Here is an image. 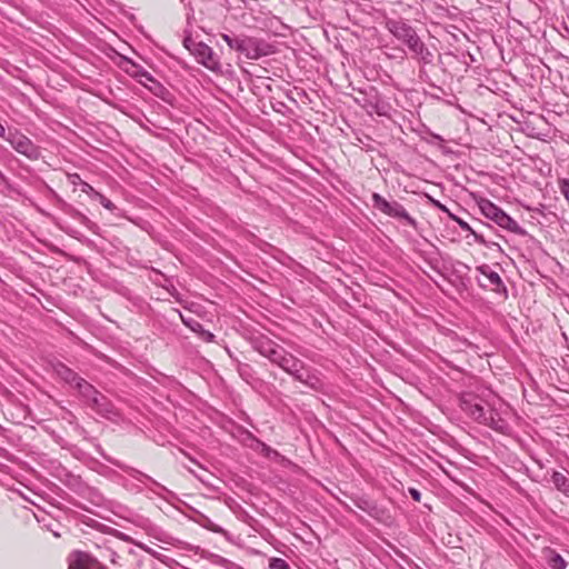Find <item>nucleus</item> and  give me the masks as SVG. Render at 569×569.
Here are the masks:
<instances>
[{"label": "nucleus", "instance_id": "1", "mask_svg": "<svg viewBox=\"0 0 569 569\" xmlns=\"http://www.w3.org/2000/svg\"><path fill=\"white\" fill-rule=\"evenodd\" d=\"M386 29L409 49L411 58L422 64H431L433 53L418 36L416 29L402 19H387Z\"/></svg>", "mask_w": 569, "mask_h": 569}, {"label": "nucleus", "instance_id": "2", "mask_svg": "<svg viewBox=\"0 0 569 569\" xmlns=\"http://www.w3.org/2000/svg\"><path fill=\"white\" fill-rule=\"evenodd\" d=\"M222 39L228 47L250 60H258L276 52L274 46L266 40L247 34L223 33Z\"/></svg>", "mask_w": 569, "mask_h": 569}, {"label": "nucleus", "instance_id": "3", "mask_svg": "<svg viewBox=\"0 0 569 569\" xmlns=\"http://www.w3.org/2000/svg\"><path fill=\"white\" fill-rule=\"evenodd\" d=\"M280 368L292 377L295 381L301 382L313 391L320 392L325 388V383L320 378V372L307 366L301 359L293 356L291 352L284 358L283 365Z\"/></svg>", "mask_w": 569, "mask_h": 569}, {"label": "nucleus", "instance_id": "4", "mask_svg": "<svg viewBox=\"0 0 569 569\" xmlns=\"http://www.w3.org/2000/svg\"><path fill=\"white\" fill-rule=\"evenodd\" d=\"M361 98H357L356 102L363 108L368 114L376 113L380 117H390L391 104L380 94L377 88L369 87L360 90Z\"/></svg>", "mask_w": 569, "mask_h": 569}, {"label": "nucleus", "instance_id": "5", "mask_svg": "<svg viewBox=\"0 0 569 569\" xmlns=\"http://www.w3.org/2000/svg\"><path fill=\"white\" fill-rule=\"evenodd\" d=\"M372 206L382 212L383 214L395 218L397 220L405 221L407 224L412 227L415 230L418 229V222L417 220L411 217L405 207L399 203L398 201H388L386 198H383L379 193L372 194Z\"/></svg>", "mask_w": 569, "mask_h": 569}, {"label": "nucleus", "instance_id": "6", "mask_svg": "<svg viewBox=\"0 0 569 569\" xmlns=\"http://www.w3.org/2000/svg\"><path fill=\"white\" fill-rule=\"evenodd\" d=\"M476 271L480 273V277H476L477 284L485 289L491 290L503 297L508 296L507 287L505 286L500 274L496 272L489 264L482 263L476 267Z\"/></svg>", "mask_w": 569, "mask_h": 569}, {"label": "nucleus", "instance_id": "7", "mask_svg": "<svg viewBox=\"0 0 569 569\" xmlns=\"http://www.w3.org/2000/svg\"><path fill=\"white\" fill-rule=\"evenodd\" d=\"M6 140L17 152L26 156L30 160H38L41 156L40 147L16 129H8Z\"/></svg>", "mask_w": 569, "mask_h": 569}, {"label": "nucleus", "instance_id": "8", "mask_svg": "<svg viewBox=\"0 0 569 569\" xmlns=\"http://www.w3.org/2000/svg\"><path fill=\"white\" fill-rule=\"evenodd\" d=\"M460 409L478 423L486 421L488 408L482 405V400L472 392H465L459 397Z\"/></svg>", "mask_w": 569, "mask_h": 569}, {"label": "nucleus", "instance_id": "9", "mask_svg": "<svg viewBox=\"0 0 569 569\" xmlns=\"http://www.w3.org/2000/svg\"><path fill=\"white\" fill-rule=\"evenodd\" d=\"M350 499L357 508L365 511L377 521L387 523L391 519L388 509L379 506L366 495H352Z\"/></svg>", "mask_w": 569, "mask_h": 569}, {"label": "nucleus", "instance_id": "10", "mask_svg": "<svg viewBox=\"0 0 569 569\" xmlns=\"http://www.w3.org/2000/svg\"><path fill=\"white\" fill-rule=\"evenodd\" d=\"M69 569H107L97 557L89 552L76 550L69 555Z\"/></svg>", "mask_w": 569, "mask_h": 569}, {"label": "nucleus", "instance_id": "11", "mask_svg": "<svg viewBox=\"0 0 569 569\" xmlns=\"http://www.w3.org/2000/svg\"><path fill=\"white\" fill-rule=\"evenodd\" d=\"M191 54L196 58L197 62L201 63L207 69L211 71H218L220 69L219 60L216 58L212 48L204 42H198Z\"/></svg>", "mask_w": 569, "mask_h": 569}, {"label": "nucleus", "instance_id": "12", "mask_svg": "<svg viewBox=\"0 0 569 569\" xmlns=\"http://www.w3.org/2000/svg\"><path fill=\"white\" fill-rule=\"evenodd\" d=\"M449 218L452 221H455L461 228V230H463V231L468 232L469 234H471L473 237V240H475L476 243L481 244V246H483V247H486L488 249H491V250L496 249L497 251L502 252V248L500 247V244L498 242L488 240L483 232L475 230L463 219L459 218L458 216H456L453 213H449Z\"/></svg>", "mask_w": 569, "mask_h": 569}, {"label": "nucleus", "instance_id": "13", "mask_svg": "<svg viewBox=\"0 0 569 569\" xmlns=\"http://www.w3.org/2000/svg\"><path fill=\"white\" fill-rule=\"evenodd\" d=\"M103 458L111 465H113L114 467L121 469L122 471L127 472L130 477H132L133 479L140 481V482H144V481H148L150 482L153 487L160 489V490H163V491H168L167 488L164 486H162L161 483H159L158 481H156L153 478H151L150 476L143 473L142 471L136 469V468H132L114 458H111L109 456H104L103 455Z\"/></svg>", "mask_w": 569, "mask_h": 569}, {"label": "nucleus", "instance_id": "14", "mask_svg": "<svg viewBox=\"0 0 569 569\" xmlns=\"http://www.w3.org/2000/svg\"><path fill=\"white\" fill-rule=\"evenodd\" d=\"M92 410H94L98 415L110 418L116 415V408L113 403L100 391L99 393L87 403Z\"/></svg>", "mask_w": 569, "mask_h": 569}, {"label": "nucleus", "instance_id": "15", "mask_svg": "<svg viewBox=\"0 0 569 569\" xmlns=\"http://www.w3.org/2000/svg\"><path fill=\"white\" fill-rule=\"evenodd\" d=\"M57 477L62 485H64L76 495H79L83 487L87 485V482H84L80 476L73 475L67 469H61Z\"/></svg>", "mask_w": 569, "mask_h": 569}, {"label": "nucleus", "instance_id": "16", "mask_svg": "<svg viewBox=\"0 0 569 569\" xmlns=\"http://www.w3.org/2000/svg\"><path fill=\"white\" fill-rule=\"evenodd\" d=\"M480 425L487 426L501 433H505L509 429L508 421L503 419L496 409L489 406L486 413V421H481Z\"/></svg>", "mask_w": 569, "mask_h": 569}, {"label": "nucleus", "instance_id": "17", "mask_svg": "<svg viewBox=\"0 0 569 569\" xmlns=\"http://www.w3.org/2000/svg\"><path fill=\"white\" fill-rule=\"evenodd\" d=\"M179 316L183 325L188 327L190 330H192L194 333H197L200 339H202L206 342L214 341V335L209 330L204 329L203 326L198 320L191 317H184L181 312H179Z\"/></svg>", "mask_w": 569, "mask_h": 569}, {"label": "nucleus", "instance_id": "18", "mask_svg": "<svg viewBox=\"0 0 569 569\" xmlns=\"http://www.w3.org/2000/svg\"><path fill=\"white\" fill-rule=\"evenodd\" d=\"M53 372L66 383L74 387L77 382L82 378L67 365L61 361H56L52 363Z\"/></svg>", "mask_w": 569, "mask_h": 569}, {"label": "nucleus", "instance_id": "19", "mask_svg": "<svg viewBox=\"0 0 569 569\" xmlns=\"http://www.w3.org/2000/svg\"><path fill=\"white\" fill-rule=\"evenodd\" d=\"M249 343L252 349L260 353L262 357H266L267 353L277 346V342L264 335L251 336L249 338Z\"/></svg>", "mask_w": 569, "mask_h": 569}, {"label": "nucleus", "instance_id": "20", "mask_svg": "<svg viewBox=\"0 0 569 569\" xmlns=\"http://www.w3.org/2000/svg\"><path fill=\"white\" fill-rule=\"evenodd\" d=\"M481 213L489 220L497 222L498 218L502 213V209L487 198H479L477 200Z\"/></svg>", "mask_w": 569, "mask_h": 569}, {"label": "nucleus", "instance_id": "21", "mask_svg": "<svg viewBox=\"0 0 569 569\" xmlns=\"http://www.w3.org/2000/svg\"><path fill=\"white\" fill-rule=\"evenodd\" d=\"M496 224L499 226L500 228H502L511 233L518 234V236L527 234V231L522 227H520L519 223L513 218H511L508 213H506L505 211H502V213L498 218Z\"/></svg>", "mask_w": 569, "mask_h": 569}, {"label": "nucleus", "instance_id": "22", "mask_svg": "<svg viewBox=\"0 0 569 569\" xmlns=\"http://www.w3.org/2000/svg\"><path fill=\"white\" fill-rule=\"evenodd\" d=\"M62 210L73 219L78 220L81 224L87 227L90 231L96 232V230L98 229V226L93 221H91L86 214H83L72 206L63 202Z\"/></svg>", "mask_w": 569, "mask_h": 569}, {"label": "nucleus", "instance_id": "23", "mask_svg": "<svg viewBox=\"0 0 569 569\" xmlns=\"http://www.w3.org/2000/svg\"><path fill=\"white\" fill-rule=\"evenodd\" d=\"M78 496L87 500L94 507H101L104 503V498L102 493L97 488L91 487L88 483L83 487V489Z\"/></svg>", "mask_w": 569, "mask_h": 569}, {"label": "nucleus", "instance_id": "24", "mask_svg": "<svg viewBox=\"0 0 569 569\" xmlns=\"http://www.w3.org/2000/svg\"><path fill=\"white\" fill-rule=\"evenodd\" d=\"M78 496L87 500L94 507H101L104 503V498L102 493L97 488L91 487L88 483L83 487V489Z\"/></svg>", "mask_w": 569, "mask_h": 569}, {"label": "nucleus", "instance_id": "25", "mask_svg": "<svg viewBox=\"0 0 569 569\" xmlns=\"http://www.w3.org/2000/svg\"><path fill=\"white\" fill-rule=\"evenodd\" d=\"M73 388L77 389L86 403H89L99 393V390L83 378Z\"/></svg>", "mask_w": 569, "mask_h": 569}, {"label": "nucleus", "instance_id": "26", "mask_svg": "<svg viewBox=\"0 0 569 569\" xmlns=\"http://www.w3.org/2000/svg\"><path fill=\"white\" fill-rule=\"evenodd\" d=\"M128 63H130L131 69H127V73H129L132 78L139 79V82L143 86H147L146 81H153V77L150 72H148L146 69H143L140 64L133 62L130 59H127Z\"/></svg>", "mask_w": 569, "mask_h": 569}, {"label": "nucleus", "instance_id": "27", "mask_svg": "<svg viewBox=\"0 0 569 569\" xmlns=\"http://www.w3.org/2000/svg\"><path fill=\"white\" fill-rule=\"evenodd\" d=\"M68 181L72 186H80L81 191L93 198L94 194H98V191L93 189L91 184L83 181L78 173H68Z\"/></svg>", "mask_w": 569, "mask_h": 569}, {"label": "nucleus", "instance_id": "28", "mask_svg": "<svg viewBox=\"0 0 569 569\" xmlns=\"http://www.w3.org/2000/svg\"><path fill=\"white\" fill-rule=\"evenodd\" d=\"M288 353L289 351H287L283 347L277 343V346L267 353L266 358L271 363L280 368V366L283 365L284 358L287 357Z\"/></svg>", "mask_w": 569, "mask_h": 569}, {"label": "nucleus", "instance_id": "29", "mask_svg": "<svg viewBox=\"0 0 569 569\" xmlns=\"http://www.w3.org/2000/svg\"><path fill=\"white\" fill-rule=\"evenodd\" d=\"M551 480L557 490L561 491L565 495H569V479L563 473L559 471H553Z\"/></svg>", "mask_w": 569, "mask_h": 569}, {"label": "nucleus", "instance_id": "30", "mask_svg": "<svg viewBox=\"0 0 569 569\" xmlns=\"http://www.w3.org/2000/svg\"><path fill=\"white\" fill-rule=\"evenodd\" d=\"M550 556L548 557L547 563L551 569H566L567 561L563 559L561 555L558 552L550 550Z\"/></svg>", "mask_w": 569, "mask_h": 569}, {"label": "nucleus", "instance_id": "31", "mask_svg": "<svg viewBox=\"0 0 569 569\" xmlns=\"http://www.w3.org/2000/svg\"><path fill=\"white\" fill-rule=\"evenodd\" d=\"M238 372L243 380L249 381L252 378L253 370L248 363H238Z\"/></svg>", "mask_w": 569, "mask_h": 569}, {"label": "nucleus", "instance_id": "32", "mask_svg": "<svg viewBox=\"0 0 569 569\" xmlns=\"http://www.w3.org/2000/svg\"><path fill=\"white\" fill-rule=\"evenodd\" d=\"M269 568L270 569H291L289 563L282 559L273 557L269 560Z\"/></svg>", "mask_w": 569, "mask_h": 569}, {"label": "nucleus", "instance_id": "33", "mask_svg": "<svg viewBox=\"0 0 569 569\" xmlns=\"http://www.w3.org/2000/svg\"><path fill=\"white\" fill-rule=\"evenodd\" d=\"M101 557L108 559L112 565H118L120 559V556L111 549L102 550Z\"/></svg>", "mask_w": 569, "mask_h": 569}, {"label": "nucleus", "instance_id": "34", "mask_svg": "<svg viewBox=\"0 0 569 569\" xmlns=\"http://www.w3.org/2000/svg\"><path fill=\"white\" fill-rule=\"evenodd\" d=\"M93 198H97L103 208L110 211H113L116 209L114 203L107 197H104L102 193L98 192V194H94Z\"/></svg>", "mask_w": 569, "mask_h": 569}, {"label": "nucleus", "instance_id": "35", "mask_svg": "<svg viewBox=\"0 0 569 569\" xmlns=\"http://www.w3.org/2000/svg\"><path fill=\"white\" fill-rule=\"evenodd\" d=\"M150 82H151V86L149 87V90L152 91L156 96H159L160 93H162L166 90L164 87L159 81H157L154 78H153V81H150Z\"/></svg>", "mask_w": 569, "mask_h": 569}, {"label": "nucleus", "instance_id": "36", "mask_svg": "<svg viewBox=\"0 0 569 569\" xmlns=\"http://www.w3.org/2000/svg\"><path fill=\"white\" fill-rule=\"evenodd\" d=\"M428 198H429V200H430L431 204H432L435 208L439 209V210H440V211H442V212H446L448 216H449V213H452V212L447 208V206H445L443 203H441L439 200H436V199L431 198L430 196H428Z\"/></svg>", "mask_w": 569, "mask_h": 569}, {"label": "nucleus", "instance_id": "37", "mask_svg": "<svg viewBox=\"0 0 569 569\" xmlns=\"http://www.w3.org/2000/svg\"><path fill=\"white\" fill-rule=\"evenodd\" d=\"M197 43L198 42L194 41L190 34L184 37V39H183V46L186 49H188L190 51V53H192V50H193V48H196Z\"/></svg>", "mask_w": 569, "mask_h": 569}, {"label": "nucleus", "instance_id": "38", "mask_svg": "<svg viewBox=\"0 0 569 569\" xmlns=\"http://www.w3.org/2000/svg\"><path fill=\"white\" fill-rule=\"evenodd\" d=\"M409 493L411 496V498L416 501V502H420L421 501V492L416 489V488H409Z\"/></svg>", "mask_w": 569, "mask_h": 569}, {"label": "nucleus", "instance_id": "39", "mask_svg": "<svg viewBox=\"0 0 569 569\" xmlns=\"http://www.w3.org/2000/svg\"><path fill=\"white\" fill-rule=\"evenodd\" d=\"M213 562L217 563V565L223 566V567H227V565L230 563L229 560H227L226 558L220 557V556H214V561Z\"/></svg>", "mask_w": 569, "mask_h": 569}, {"label": "nucleus", "instance_id": "40", "mask_svg": "<svg viewBox=\"0 0 569 569\" xmlns=\"http://www.w3.org/2000/svg\"><path fill=\"white\" fill-rule=\"evenodd\" d=\"M8 134V131L7 129L4 128V126L0 122V137L1 138H6Z\"/></svg>", "mask_w": 569, "mask_h": 569}, {"label": "nucleus", "instance_id": "41", "mask_svg": "<svg viewBox=\"0 0 569 569\" xmlns=\"http://www.w3.org/2000/svg\"><path fill=\"white\" fill-rule=\"evenodd\" d=\"M210 529L213 531V532H222V529L220 527H217V526H212L210 527Z\"/></svg>", "mask_w": 569, "mask_h": 569}, {"label": "nucleus", "instance_id": "42", "mask_svg": "<svg viewBox=\"0 0 569 569\" xmlns=\"http://www.w3.org/2000/svg\"><path fill=\"white\" fill-rule=\"evenodd\" d=\"M482 226H483L486 229H488V230H493L492 226H491V224H489V223H485V222H482Z\"/></svg>", "mask_w": 569, "mask_h": 569}, {"label": "nucleus", "instance_id": "43", "mask_svg": "<svg viewBox=\"0 0 569 569\" xmlns=\"http://www.w3.org/2000/svg\"><path fill=\"white\" fill-rule=\"evenodd\" d=\"M432 137H433L435 139L439 140V141H442V138H441V136H439V134H432Z\"/></svg>", "mask_w": 569, "mask_h": 569}, {"label": "nucleus", "instance_id": "44", "mask_svg": "<svg viewBox=\"0 0 569 569\" xmlns=\"http://www.w3.org/2000/svg\"><path fill=\"white\" fill-rule=\"evenodd\" d=\"M425 73H426V72H425L422 69H420V78H421V79H422V76H423Z\"/></svg>", "mask_w": 569, "mask_h": 569}, {"label": "nucleus", "instance_id": "45", "mask_svg": "<svg viewBox=\"0 0 569 569\" xmlns=\"http://www.w3.org/2000/svg\"><path fill=\"white\" fill-rule=\"evenodd\" d=\"M257 441H258L261 446L266 447L264 442H261V441H260V440H258V439H257Z\"/></svg>", "mask_w": 569, "mask_h": 569}, {"label": "nucleus", "instance_id": "46", "mask_svg": "<svg viewBox=\"0 0 569 569\" xmlns=\"http://www.w3.org/2000/svg\"><path fill=\"white\" fill-rule=\"evenodd\" d=\"M181 2H183L184 0H180Z\"/></svg>", "mask_w": 569, "mask_h": 569}]
</instances>
